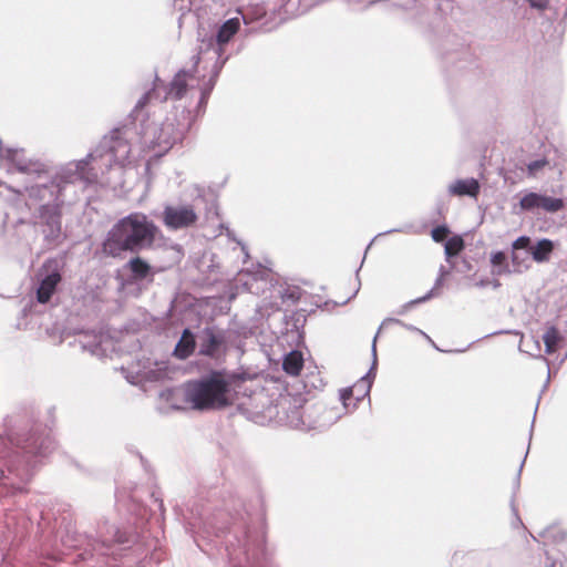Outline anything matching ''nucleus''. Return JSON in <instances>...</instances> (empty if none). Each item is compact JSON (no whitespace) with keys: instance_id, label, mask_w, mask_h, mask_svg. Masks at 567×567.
Instances as JSON below:
<instances>
[{"instance_id":"6","label":"nucleus","mask_w":567,"mask_h":567,"mask_svg":"<svg viewBox=\"0 0 567 567\" xmlns=\"http://www.w3.org/2000/svg\"><path fill=\"white\" fill-rule=\"evenodd\" d=\"M240 22L238 18H231L225 21L218 29L216 35H210L200 40L198 45V52L194 55V65L199 64L200 61L212 62L210 74L208 83L202 87V101H206L216 81L228 60V56L224 55V47L230 41V39L239 30Z\"/></svg>"},{"instance_id":"15","label":"nucleus","mask_w":567,"mask_h":567,"mask_svg":"<svg viewBox=\"0 0 567 567\" xmlns=\"http://www.w3.org/2000/svg\"><path fill=\"white\" fill-rule=\"evenodd\" d=\"M481 189L478 181L474 177L456 179L447 187V192L452 196H468L476 198Z\"/></svg>"},{"instance_id":"21","label":"nucleus","mask_w":567,"mask_h":567,"mask_svg":"<svg viewBox=\"0 0 567 567\" xmlns=\"http://www.w3.org/2000/svg\"><path fill=\"white\" fill-rule=\"evenodd\" d=\"M563 337L558 329L554 326L546 329L545 333L543 334V341L545 343V352L547 354L554 353L561 342Z\"/></svg>"},{"instance_id":"14","label":"nucleus","mask_w":567,"mask_h":567,"mask_svg":"<svg viewBox=\"0 0 567 567\" xmlns=\"http://www.w3.org/2000/svg\"><path fill=\"white\" fill-rule=\"evenodd\" d=\"M378 334H379V332L375 334V337L373 338V342H372V357H373L372 365H371L370 370L367 372V374L363 375L362 378H360V380L352 386L354 389L355 402L352 404L351 410H354L357 408V402L361 401L365 396H369V394H370V390L372 386V380L374 378L373 370L375 369V365H377L375 343H377Z\"/></svg>"},{"instance_id":"17","label":"nucleus","mask_w":567,"mask_h":567,"mask_svg":"<svg viewBox=\"0 0 567 567\" xmlns=\"http://www.w3.org/2000/svg\"><path fill=\"white\" fill-rule=\"evenodd\" d=\"M197 346V336L188 329H184L178 342L176 343L173 354L181 360L187 359Z\"/></svg>"},{"instance_id":"49","label":"nucleus","mask_w":567,"mask_h":567,"mask_svg":"<svg viewBox=\"0 0 567 567\" xmlns=\"http://www.w3.org/2000/svg\"><path fill=\"white\" fill-rule=\"evenodd\" d=\"M511 507H512V511L515 513V515H517V509L515 508L514 499L513 498L511 501Z\"/></svg>"},{"instance_id":"3","label":"nucleus","mask_w":567,"mask_h":567,"mask_svg":"<svg viewBox=\"0 0 567 567\" xmlns=\"http://www.w3.org/2000/svg\"><path fill=\"white\" fill-rule=\"evenodd\" d=\"M157 226L145 214L135 212L120 218L106 233L102 252L120 257L123 252L138 254L154 246Z\"/></svg>"},{"instance_id":"48","label":"nucleus","mask_w":567,"mask_h":567,"mask_svg":"<svg viewBox=\"0 0 567 567\" xmlns=\"http://www.w3.org/2000/svg\"><path fill=\"white\" fill-rule=\"evenodd\" d=\"M136 515H140L141 517H144V515L142 514L141 512V508L140 507H136L134 509H132Z\"/></svg>"},{"instance_id":"35","label":"nucleus","mask_w":567,"mask_h":567,"mask_svg":"<svg viewBox=\"0 0 567 567\" xmlns=\"http://www.w3.org/2000/svg\"><path fill=\"white\" fill-rule=\"evenodd\" d=\"M545 554H546L545 567H563V560L560 558L551 559L548 550H546Z\"/></svg>"},{"instance_id":"28","label":"nucleus","mask_w":567,"mask_h":567,"mask_svg":"<svg viewBox=\"0 0 567 567\" xmlns=\"http://www.w3.org/2000/svg\"><path fill=\"white\" fill-rule=\"evenodd\" d=\"M391 323H394V324H400L402 327H404L405 329L410 330V331H413V332H417L420 334H422L423 337H425L429 341H432L431 338L425 333L423 332L422 330H420L419 328L412 326V324H408L399 319H394V318H386L382 321V326H389Z\"/></svg>"},{"instance_id":"31","label":"nucleus","mask_w":567,"mask_h":567,"mask_svg":"<svg viewBox=\"0 0 567 567\" xmlns=\"http://www.w3.org/2000/svg\"><path fill=\"white\" fill-rule=\"evenodd\" d=\"M354 396V389L349 386L340 390V400L342 402L343 409L349 411L350 403L349 401Z\"/></svg>"},{"instance_id":"24","label":"nucleus","mask_w":567,"mask_h":567,"mask_svg":"<svg viewBox=\"0 0 567 567\" xmlns=\"http://www.w3.org/2000/svg\"><path fill=\"white\" fill-rule=\"evenodd\" d=\"M542 537L545 539L544 544L547 545L549 543L560 545L563 542H567V530L559 529L557 527L547 528Z\"/></svg>"},{"instance_id":"4","label":"nucleus","mask_w":567,"mask_h":567,"mask_svg":"<svg viewBox=\"0 0 567 567\" xmlns=\"http://www.w3.org/2000/svg\"><path fill=\"white\" fill-rule=\"evenodd\" d=\"M244 373L226 374L224 370H212L184 385L185 401L196 411H216L230 404V383L244 381Z\"/></svg>"},{"instance_id":"10","label":"nucleus","mask_w":567,"mask_h":567,"mask_svg":"<svg viewBox=\"0 0 567 567\" xmlns=\"http://www.w3.org/2000/svg\"><path fill=\"white\" fill-rule=\"evenodd\" d=\"M198 354L219 359L226 353V332L217 327H205L197 334Z\"/></svg>"},{"instance_id":"7","label":"nucleus","mask_w":567,"mask_h":567,"mask_svg":"<svg viewBox=\"0 0 567 567\" xmlns=\"http://www.w3.org/2000/svg\"><path fill=\"white\" fill-rule=\"evenodd\" d=\"M194 122L190 110H176L161 124H147L141 133V142L145 147H158L167 152L174 144L182 142Z\"/></svg>"},{"instance_id":"38","label":"nucleus","mask_w":567,"mask_h":567,"mask_svg":"<svg viewBox=\"0 0 567 567\" xmlns=\"http://www.w3.org/2000/svg\"><path fill=\"white\" fill-rule=\"evenodd\" d=\"M528 1H529L530 7L536 8V9L546 8L547 2H548L547 0H528Z\"/></svg>"},{"instance_id":"12","label":"nucleus","mask_w":567,"mask_h":567,"mask_svg":"<svg viewBox=\"0 0 567 567\" xmlns=\"http://www.w3.org/2000/svg\"><path fill=\"white\" fill-rule=\"evenodd\" d=\"M519 206L520 209L525 212L544 210L547 213H556L564 207V200L561 198L528 192L520 198Z\"/></svg>"},{"instance_id":"1","label":"nucleus","mask_w":567,"mask_h":567,"mask_svg":"<svg viewBox=\"0 0 567 567\" xmlns=\"http://www.w3.org/2000/svg\"><path fill=\"white\" fill-rule=\"evenodd\" d=\"M130 153L126 131L116 128L105 135L84 158L62 165L50 181L27 185L23 193L16 190L24 196L25 207L48 247L60 243L64 206L75 203L80 194L113 165L124 166Z\"/></svg>"},{"instance_id":"43","label":"nucleus","mask_w":567,"mask_h":567,"mask_svg":"<svg viewBox=\"0 0 567 567\" xmlns=\"http://www.w3.org/2000/svg\"><path fill=\"white\" fill-rule=\"evenodd\" d=\"M449 270H446L443 266H441L440 268V275L439 276H442L443 278L449 275Z\"/></svg>"},{"instance_id":"50","label":"nucleus","mask_w":567,"mask_h":567,"mask_svg":"<svg viewBox=\"0 0 567 567\" xmlns=\"http://www.w3.org/2000/svg\"><path fill=\"white\" fill-rule=\"evenodd\" d=\"M227 236L230 238L231 236V231L229 229H227Z\"/></svg>"},{"instance_id":"34","label":"nucleus","mask_w":567,"mask_h":567,"mask_svg":"<svg viewBox=\"0 0 567 567\" xmlns=\"http://www.w3.org/2000/svg\"><path fill=\"white\" fill-rule=\"evenodd\" d=\"M527 454H528V451L526 452L525 454V457L524 460L522 461L520 465H519V468H518V472H517V475L514 480V486H513V489H514V495L517 493V491L519 489V486H520V474H522V470H523V466L525 464V460L527 457Z\"/></svg>"},{"instance_id":"26","label":"nucleus","mask_w":567,"mask_h":567,"mask_svg":"<svg viewBox=\"0 0 567 567\" xmlns=\"http://www.w3.org/2000/svg\"><path fill=\"white\" fill-rule=\"evenodd\" d=\"M301 289L296 286H288L280 290L279 295L284 302H289L291 305L297 303L301 298Z\"/></svg>"},{"instance_id":"11","label":"nucleus","mask_w":567,"mask_h":567,"mask_svg":"<svg viewBox=\"0 0 567 567\" xmlns=\"http://www.w3.org/2000/svg\"><path fill=\"white\" fill-rule=\"evenodd\" d=\"M198 215L192 205H166L162 213L163 225L168 230H181L193 227Z\"/></svg>"},{"instance_id":"33","label":"nucleus","mask_w":567,"mask_h":567,"mask_svg":"<svg viewBox=\"0 0 567 567\" xmlns=\"http://www.w3.org/2000/svg\"><path fill=\"white\" fill-rule=\"evenodd\" d=\"M153 95V92L148 91L146 93H144L140 100L136 102L135 104V107H134V113H138L146 104L147 102L150 101L151 96Z\"/></svg>"},{"instance_id":"16","label":"nucleus","mask_w":567,"mask_h":567,"mask_svg":"<svg viewBox=\"0 0 567 567\" xmlns=\"http://www.w3.org/2000/svg\"><path fill=\"white\" fill-rule=\"evenodd\" d=\"M61 281L59 271H52L42 278L37 289V299L40 303H45L50 300L58 284Z\"/></svg>"},{"instance_id":"20","label":"nucleus","mask_w":567,"mask_h":567,"mask_svg":"<svg viewBox=\"0 0 567 567\" xmlns=\"http://www.w3.org/2000/svg\"><path fill=\"white\" fill-rule=\"evenodd\" d=\"M126 267L130 269L133 278L136 280H143V279H146L147 277L152 276L151 266L148 265V262L146 260H144L143 258H141L138 256L132 258L127 262Z\"/></svg>"},{"instance_id":"44","label":"nucleus","mask_w":567,"mask_h":567,"mask_svg":"<svg viewBox=\"0 0 567 567\" xmlns=\"http://www.w3.org/2000/svg\"><path fill=\"white\" fill-rule=\"evenodd\" d=\"M512 261L514 265H516L518 262V254L515 251L512 255Z\"/></svg>"},{"instance_id":"30","label":"nucleus","mask_w":567,"mask_h":567,"mask_svg":"<svg viewBox=\"0 0 567 567\" xmlns=\"http://www.w3.org/2000/svg\"><path fill=\"white\" fill-rule=\"evenodd\" d=\"M449 233H450V229L447 228V226L441 225V226H437L432 229L431 236L435 243H442V241H444V239Z\"/></svg>"},{"instance_id":"19","label":"nucleus","mask_w":567,"mask_h":567,"mask_svg":"<svg viewBox=\"0 0 567 567\" xmlns=\"http://www.w3.org/2000/svg\"><path fill=\"white\" fill-rule=\"evenodd\" d=\"M554 244L551 240L543 238L537 241L535 246L529 248V254L533 259L537 262H545L549 260L550 254L553 252Z\"/></svg>"},{"instance_id":"5","label":"nucleus","mask_w":567,"mask_h":567,"mask_svg":"<svg viewBox=\"0 0 567 567\" xmlns=\"http://www.w3.org/2000/svg\"><path fill=\"white\" fill-rule=\"evenodd\" d=\"M54 449L55 441L50 433L39 434L38 431H32L24 436L13 433L8 437L0 436V480L4 478L6 470L9 473L17 472L18 476H22L19 472L21 457L28 465L30 456H47Z\"/></svg>"},{"instance_id":"23","label":"nucleus","mask_w":567,"mask_h":567,"mask_svg":"<svg viewBox=\"0 0 567 567\" xmlns=\"http://www.w3.org/2000/svg\"><path fill=\"white\" fill-rule=\"evenodd\" d=\"M464 248V240L461 236H452L446 239L444 245V252L446 256V260H450L451 257L458 255Z\"/></svg>"},{"instance_id":"45","label":"nucleus","mask_w":567,"mask_h":567,"mask_svg":"<svg viewBox=\"0 0 567 567\" xmlns=\"http://www.w3.org/2000/svg\"><path fill=\"white\" fill-rule=\"evenodd\" d=\"M155 502L157 503L158 508H159L161 511H163V508H164L163 501H162V499H159V498H155Z\"/></svg>"},{"instance_id":"2","label":"nucleus","mask_w":567,"mask_h":567,"mask_svg":"<svg viewBox=\"0 0 567 567\" xmlns=\"http://www.w3.org/2000/svg\"><path fill=\"white\" fill-rule=\"evenodd\" d=\"M228 534L237 544L228 540L226 551L230 567H274L272 554L265 546V532L260 517L237 513Z\"/></svg>"},{"instance_id":"27","label":"nucleus","mask_w":567,"mask_h":567,"mask_svg":"<svg viewBox=\"0 0 567 567\" xmlns=\"http://www.w3.org/2000/svg\"><path fill=\"white\" fill-rule=\"evenodd\" d=\"M549 165V162L546 158H538L532 161L527 164V174L530 177H536L540 171H543L546 166Z\"/></svg>"},{"instance_id":"51","label":"nucleus","mask_w":567,"mask_h":567,"mask_svg":"<svg viewBox=\"0 0 567 567\" xmlns=\"http://www.w3.org/2000/svg\"><path fill=\"white\" fill-rule=\"evenodd\" d=\"M372 243H373V240L371 243H369L367 250L372 246Z\"/></svg>"},{"instance_id":"8","label":"nucleus","mask_w":567,"mask_h":567,"mask_svg":"<svg viewBox=\"0 0 567 567\" xmlns=\"http://www.w3.org/2000/svg\"><path fill=\"white\" fill-rule=\"evenodd\" d=\"M340 419V413L334 408H327L317 404L307 412L300 413L296 411L289 419L291 426L302 431H323L334 424Z\"/></svg>"},{"instance_id":"9","label":"nucleus","mask_w":567,"mask_h":567,"mask_svg":"<svg viewBox=\"0 0 567 567\" xmlns=\"http://www.w3.org/2000/svg\"><path fill=\"white\" fill-rule=\"evenodd\" d=\"M192 61L194 62V56L192 58ZM197 72L198 64L196 66L193 64L190 70H179L168 84L166 97L181 100L185 95L188 87L195 86L198 87L199 91L202 92V87L208 83V80H206L205 74H203L202 76H196L195 74ZM199 101H202V96L199 97ZM207 101L208 99L204 102H198V106L206 105Z\"/></svg>"},{"instance_id":"36","label":"nucleus","mask_w":567,"mask_h":567,"mask_svg":"<svg viewBox=\"0 0 567 567\" xmlns=\"http://www.w3.org/2000/svg\"><path fill=\"white\" fill-rule=\"evenodd\" d=\"M83 350L89 351L93 355H100L101 354V346L100 343L94 344H82Z\"/></svg>"},{"instance_id":"46","label":"nucleus","mask_w":567,"mask_h":567,"mask_svg":"<svg viewBox=\"0 0 567 567\" xmlns=\"http://www.w3.org/2000/svg\"><path fill=\"white\" fill-rule=\"evenodd\" d=\"M491 285L493 286V288H498L501 286L499 281L498 280H491Z\"/></svg>"},{"instance_id":"32","label":"nucleus","mask_w":567,"mask_h":567,"mask_svg":"<svg viewBox=\"0 0 567 567\" xmlns=\"http://www.w3.org/2000/svg\"><path fill=\"white\" fill-rule=\"evenodd\" d=\"M513 250H520L525 249L529 251L530 246V238L527 236H519L517 239L513 241Z\"/></svg>"},{"instance_id":"25","label":"nucleus","mask_w":567,"mask_h":567,"mask_svg":"<svg viewBox=\"0 0 567 567\" xmlns=\"http://www.w3.org/2000/svg\"><path fill=\"white\" fill-rule=\"evenodd\" d=\"M519 350L522 352H526V353H529L530 355L535 357V358H542L545 362L548 363L547 359L543 358L540 354H539V351H540V344H539V341L534 339L533 337L527 340V339H522L520 341V346H519Z\"/></svg>"},{"instance_id":"52","label":"nucleus","mask_w":567,"mask_h":567,"mask_svg":"<svg viewBox=\"0 0 567 567\" xmlns=\"http://www.w3.org/2000/svg\"><path fill=\"white\" fill-rule=\"evenodd\" d=\"M399 231L398 229H390L388 233Z\"/></svg>"},{"instance_id":"13","label":"nucleus","mask_w":567,"mask_h":567,"mask_svg":"<svg viewBox=\"0 0 567 567\" xmlns=\"http://www.w3.org/2000/svg\"><path fill=\"white\" fill-rule=\"evenodd\" d=\"M128 537L125 532L120 530L116 526H104L100 529V539L92 544V549L99 555H107L113 544H126Z\"/></svg>"},{"instance_id":"40","label":"nucleus","mask_w":567,"mask_h":567,"mask_svg":"<svg viewBox=\"0 0 567 567\" xmlns=\"http://www.w3.org/2000/svg\"><path fill=\"white\" fill-rule=\"evenodd\" d=\"M244 286L246 287V289L252 293H258L259 292V287H257L256 289L254 288V282H250V281H245L244 282Z\"/></svg>"},{"instance_id":"42","label":"nucleus","mask_w":567,"mask_h":567,"mask_svg":"<svg viewBox=\"0 0 567 567\" xmlns=\"http://www.w3.org/2000/svg\"><path fill=\"white\" fill-rule=\"evenodd\" d=\"M196 515L198 516V520H199V522H198V523H197L196 520H194V522H189V524H190L194 528H196V527H200L202 519H203V513H199V512H198V513H196ZM194 519H196V518L194 517Z\"/></svg>"},{"instance_id":"47","label":"nucleus","mask_w":567,"mask_h":567,"mask_svg":"<svg viewBox=\"0 0 567 567\" xmlns=\"http://www.w3.org/2000/svg\"><path fill=\"white\" fill-rule=\"evenodd\" d=\"M238 245H240V246H241V250H243V252H245V255H246V256H248L247 247H246L243 243H240V241H238Z\"/></svg>"},{"instance_id":"18","label":"nucleus","mask_w":567,"mask_h":567,"mask_svg":"<svg viewBox=\"0 0 567 567\" xmlns=\"http://www.w3.org/2000/svg\"><path fill=\"white\" fill-rule=\"evenodd\" d=\"M302 367L303 355L300 351L291 350L284 357L282 369L287 374L296 377L300 373Z\"/></svg>"},{"instance_id":"39","label":"nucleus","mask_w":567,"mask_h":567,"mask_svg":"<svg viewBox=\"0 0 567 567\" xmlns=\"http://www.w3.org/2000/svg\"><path fill=\"white\" fill-rule=\"evenodd\" d=\"M175 394V390L173 389H166L161 392V398L166 399L167 401L171 400V398Z\"/></svg>"},{"instance_id":"37","label":"nucleus","mask_w":567,"mask_h":567,"mask_svg":"<svg viewBox=\"0 0 567 567\" xmlns=\"http://www.w3.org/2000/svg\"><path fill=\"white\" fill-rule=\"evenodd\" d=\"M267 277H268V274L266 270H259L256 274L251 275V281L258 282L259 280H261V281L266 282Z\"/></svg>"},{"instance_id":"41","label":"nucleus","mask_w":567,"mask_h":567,"mask_svg":"<svg viewBox=\"0 0 567 567\" xmlns=\"http://www.w3.org/2000/svg\"><path fill=\"white\" fill-rule=\"evenodd\" d=\"M491 285V280L488 278L480 279L475 282V286L478 288H485Z\"/></svg>"},{"instance_id":"22","label":"nucleus","mask_w":567,"mask_h":567,"mask_svg":"<svg viewBox=\"0 0 567 567\" xmlns=\"http://www.w3.org/2000/svg\"><path fill=\"white\" fill-rule=\"evenodd\" d=\"M506 255L503 251L493 252L491 256V262L493 265L492 274L496 276H501L504 274H511L513 270L509 268L506 262Z\"/></svg>"},{"instance_id":"29","label":"nucleus","mask_w":567,"mask_h":567,"mask_svg":"<svg viewBox=\"0 0 567 567\" xmlns=\"http://www.w3.org/2000/svg\"><path fill=\"white\" fill-rule=\"evenodd\" d=\"M443 280H444V278L442 276H439L434 282V287L426 295H424L421 298L410 301L409 303L405 305V308H408L411 305H416V303H421V302H425V301L430 300L434 296V290L440 288L443 285Z\"/></svg>"}]
</instances>
